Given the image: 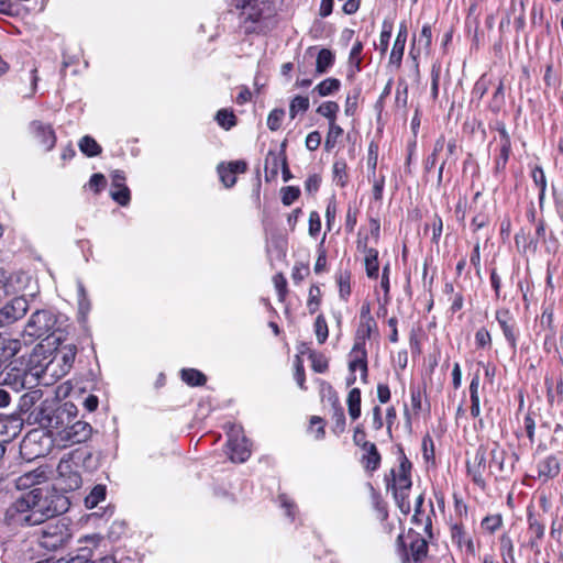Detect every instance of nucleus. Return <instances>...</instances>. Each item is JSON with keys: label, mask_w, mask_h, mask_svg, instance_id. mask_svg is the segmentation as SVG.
I'll return each instance as SVG.
<instances>
[{"label": "nucleus", "mask_w": 563, "mask_h": 563, "mask_svg": "<svg viewBox=\"0 0 563 563\" xmlns=\"http://www.w3.org/2000/svg\"><path fill=\"white\" fill-rule=\"evenodd\" d=\"M68 497L56 487H35L22 494L5 510L4 521L9 526L30 527L68 510Z\"/></svg>", "instance_id": "1"}, {"label": "nucleus", "mask_w": 563, "mask_h": 563, "mask_svg": "<svg viewBox=\"0 0 563 563\" xmlns=\"http://www.w3.org/2000/svg\"><path fill=\"white\" fill-rule=\"evenodd\" d=\"M77 417V408L71 402H64L56 406L53 402L44 401L27 416L21 418L22 422L29 424H38L46 429L55 441L59 438V432L64 430Z\"/></svg>", "instance_id": "2"}, {"label": "nucleus", "mask_w": 563, "mask_h": 563, "mask_svg": "<svg viewBox=\"0 0 563 563\" xmlns=\"http://www.w3.org/2000/svg\"><path fill=\"white\" fill-rule=\"evenodd\" d=\"M235 8L240 29L250 35L260 33L263 20L273 14V0H236Z\"/></svg>", "instance_id": "3"}, {"label": "nucleus", "mask_w": 563, "mask_h": 563, "mask_svg": "<svg viewBox=\"0 0 563 563\" xmlns=\"http://www.w3.org/2000/svg\"><path fill=\"white\" fill-rule=\"evenodd\" d=\"M35 534L42 549L57 551L68 545L73 539V529L71 525L65 518H62L44 525Z\"/></svg>", "instance_id": "4"}, {"label": "nucleus", "mask_w": 563, "mask_h": 563, "mask_svg": "<svg viewBox=\"0 0 563 563\" xmlns=\"http://www.w3.org/2000/svg\"><path fill=\"white\" fill-rule=\"evenodd\" d=\"M75 459L79 460L77 452H71L63 456L57 465V485L59 492H74L80 488L82 484L81 475L78 471V465Z\"/></svg>", "instance_id": "5"}, {"label": "nucleus", "mask_w": 563, "mask_h": 563, "mask_svg": "<svg viewBox=\"0 0 563 563\" xmlns=\"http://www.w3.org/2000/svg\"><path fill=\"white\" fill-rule=\"evenodd\" d=\"M57 318L51 310L33 312L24 328V335L32 339H48L55 333Z\"/></svg>", "instance_id": "6"}, {"label": "nucleus", "mask_w": 563, "mask_h": 563, "mask_svg": "<svg viewBox=\"0 0 563 563\" xmlns=\"http://www.w3.org/2000/svg\"><path fill=\"white\" fill-rule=\"evenodd\" d=\"M489 449L487 443H482L475 451L472 461L466 462V470L473 483L479 488L486 487L485 473L489 472L488 466Z\"/></svg>", "instance_id": "7"}, {"label": "nucleus", "mask_w": 563, "mask_h": 563, "mask_svg": "<svg viewBox=\"0 0 563 563\" xmlns=\"http://www.w3.org/2000/svg\"><path fill=\"white\" fill-rule=\"evenodd\" d=\"M228 437L227 446L230 460L239 463L245 462L251 455V449L249 440L244 434H242V429L240 427L232 426Z\"/></svg>", "instance_id": "8"}, {"label": "nucleus", "mask_w": 563, "mask_h": 563, "mask_svg": "<svg viewBox=\"0 0 563 563\" xmlns=\"http://www.w3.org/2000/svg\"><path fill=\"white\" fill-rule=\"evenodd\" d=\"M408 538L410 539L409 552L406 551V544L402 542V536L398 537V542L404 548L401 563H423L429 552L427 540L423 539L419 533L412 531H409Z\"/></svg>", "instance_id": "9"}, {"label": "nucleus", "mask_w": 563, "mask_h": 563, "mask_svg": "<svg viewBox=\"0 0 563 563\" xmlns=\"http://www.w3.org/2000/svg\"><path fill=\"white\" fill-rule=\"evenodd\" d=\"M92 433V427L81 420H73L64 430L59 432L57 442L64 446L86 442Z\"/></svg>", "instance_id": "10"}, {"label": "nucleus", "mask_w": 563, "mask_h": 563, "mask_svg": "<svg viewBox=\"0 0 563 563\" xmlns=\"http://www.w3.org/2000/svg\"><path fill=\"white\" fill-rule=\"evenodd\" d=\"M411 462L406 457L404 452L401 451V456L399 459L398 470H390V475L385 476L387 488L389 489H410L411 482Z\"/></svg>", "instance_id": "11"}, {"label": "nucleus", "mask_w": 563, "mask_h": 563, "mask_svg": "<svg viewBox=\"0 0 563 563\" xmlns=\"http://www.w3.org/2000/svg\"><path fill=\"white\" fill-rule=\"evenodd\" d=\"M33 375L25 368L4 366L2 376L0 377V386L10 388L15 394L32 384Z\"/></svg>", "instance_id": "12"}, {"label": "nucleus", "mask_w": 563, "mask_h": 563, "mask_svg": "<svg viewBox=\"0 0 563 563\" xmlns=\"http://www.w3.org/2000/svg\"><path fill=\"white\" fill-rule=\"evenodd\" d=\"M29 310V301L24 296L12 298L0 308V324L9 325L25 316Z\"/></svg>", "instance_id": "13"}, {"label": "nucleus", "mask_w": 563, "mask_h": 563, "mask_svg": "<svg viewBox=\"0 0 563 563\" xmlns=\"http://www.w3.org/2000/svg\"><path fill=\"white\" fill-rule=\"evenodd\" d=\"M495 318L503 331L507 343L511 350L516 351L519 329L512 313L507 308H500L496 310Z\"/></svg>", "instance_id": "14"}, {"label": "nucleus", "mask_w": 563, "mask_h": 563, "mask_svg": "<svg viewBox=\"0 0 563 563\" xmlns=\"http://www.w3.org/2000/svg\"><path fill=\"white\" fill-rule=\"evenodd\" d=\"M286 141H284L279 148H271L265 157V179L266 181H273L276 179L279 167L286 163Z\"/></svg>", "instance_id": "15"}, {"label": "nucleus", "mask_w": 563, "mask_h": 563, "mask_svg": "<svg viewBox=\"0 0 563 563\" xmlns=\"http://www.w3.org/2000/svg\"><path fill=\"white\" fill-rule=\"evenodd\" d=\"M30 131L45 151L48 152L54 148L56 144V134L52 125L34 120L30 123Z\"/></svg>", "instance_id": "16"}, {"label": "nucleus", "mask_w": 563, "mask_h": 563, "mask_svg": "<svg viewBox=\"0 0 563 563\" xmlns=\"http://www.w3.org/2000/svg\"><path fill=\"white\" fill-rule=\"evenodd\" d=\"M357 250L364 253L366 276L369 279H377L379 275L378 251L374 247H368L366 240L357 242Z\"/></svg>", "instance_id": "17"}, {"label": "nucleus", "mask_w": 563, "mask_h": 563, "mask_svg": "<svg viewBox=\"0 0 563 563\" xmlns=\"http://www.w3.org/2000/svg\"><path fill=\"white\" fill-rule=\"evenodd\" d=\"M408 37L407 23L404 21L399 24V30L393 45L389 56V64L400 67L404 57L405 46Z\"/></svg>", "instance_id": "18"}, {"label": "nucleus", "mask_w": 563, "mask_h": 563, "mask_svg": "<svg viewBox=\"0 0 563 563\" xmlns=\"http://www.w3.org/2000/svg\"><path fill=\"white\" fill-rule=\"evenodd\" d=\"M489 449V474L498 475L505 472L506 451L498 442H487Z\"/></svg>", "instance_id": "19"}, {"label": "nucleus", "mask_w": 563, "mask_h": 563, "mask_svg": "<svg viewBox=\"0 0 563 563\" xmlns=\"http://www.w3.org/2000/svg\"><path fill=\"white\" fill-rule=\"evenodd\" d=\"M527 522H528L529 532L534 536V540L531 539V544L533 545L534 541H540L544 537V533H545L544 519L540 514H537L532 507H528Z\"/></svg>", "instance_id": "20"}, {"label": "nucleus", "mask_w": 563, "mask_h": 563, "mask_svg": "<svg viewBox=\"0 0 563 563\" xmlns=\"http://www.w3.org/2000/svg\"><path fill=\"white\" fill-rule=\"evenodd\" d=\"M332 406V416L331 419L333 421L332 431L336 435L342 434L345 431V413L340 405L339 398L336 395H333L329 398Z\"/></svg>", "instance_id": "21"}, {"label": "nucleus", "mask_w": 563, "mask_h": 563, "mask_svg": "<svg viewBox=\"0 0 563 563\" xmlns=\"http://www.w3.org/2000/svg\"><path fill=\"white\" fill-rule=\"evenodd\" d=\"M538 476L544 481L554 478L560 473V463L555 455H549L538 463Z\"/></svg>", "instance_id": "22"}, {"label": "nucleus", "mask_w": 563, "mask_h": 563, "mask_svg": "<svg viewBox=\"0 0 563 563\" xmlns=\"http://www.w3.org/2000/svg\"><path fill=\"white\" fill-rule=\"evenodd\" d=\"M41 397L42 390L40 389L29 390L20 396L18 404L19 412L25 416L24 418H27V416L34 410V406Z\"/></svg>", "instance_id": "23"}, {"label": "nucleus", "mask_w": 563, "mask_h": 563, "mask_svg": "<svg viewBox=\"0 0 563 563\" xmlns=\"http://www.w3.org/2000/svg\"><path fill=\"white\" fill-rule=\"evenodd\" d=\"M77 354V347L73 344L65 345L59 349L54 357L55 361H60V369L65 374L73 367Z\"/></svg>", "instance_id": "24"}, {"label": "nucleus", "mask_w": 563, "mask_h": 563, "mask_svg": "<svg viewBox=\"0 0 563 563\" xmlns=\"http://www.w3.org/2000/svg\"><path fill=\"white\" fill-rule=\"evenodd\" d=\"M335 55L328 48H321L317 55L316 60V75L320 76L327 74L334 65Z\"/></svg>", "instance_id": "25"}, {"label": "nucleus", "mask_w": 563, "mask_h": 563, "mask_svg": "<svg viewBox=\"0 0 563 563\" xmlns=\"http://www.w3.org/2000/svg\"><path fill=\"white\" fill-rule=\"evenodd\" d=\"M46 479V472L42 468L27 472L21 475L16 481L18 488H30Z\"/></svg>", "instance_id": "26"}, {"label": "nucleus", "mask_w": 563, "mask_h": 563, "mask_svg": "<svg viewBox=\"0 0 563 563\" xmlns=\"http://www.w3.org/2000/svg\"><path fill=\"white\" fill-rule=\"evenodd\" d=\"M349 369L355 373L356 369H361L363 364H367V351L366 347L361 344H354L350 353Z\"/></svg>", "instance_id": "27"}, {"label": "nucleus", "mask_w": 563, "mask_h": 563, "mask_svg": "<svg viewBox=\"0 0 563 563\" xmlns=\"http://www.w3.org/2000/svg\"><path fill=\"white\" fill-rule=\"evenodd\" d=\"M451 538H452V541L455 544H457L460 548H462L464 545L468 553H472V554L474 553V543H473L472 539L466 538V533H465L462 525L454 523L451 527Z\"/></svg>", "instance_id": "28"}, {"label": "nucleus", "mask_w": 563, "mask_h": 563, "mask_svg": "<svg viewBox=\"0 0 563 563\" xmlns=\"http://www.w3.org/2000/svg\"><path fill=\"white\" fill-rule=\"evenodd\" d=\"M365 454L362 457V463L367 471L374 472L376 471L382 461V456L375 444L367 445V449L364 450Z\"/></svg>", "instance_id": "29"}, {"label": "nucleus", "mask_w": 563, "mask_h": 563, "mask_svg": "<svg viewBox=\"0 0 563 563\" xmlns=\"http://www.w3.org/2000/svg\"><path fill=\"white\" fill-rule=\"evenodd\" d=\"M499 549L504 563H516L514 542L509 533L505 532L499 537Z\"/></svg>", "instance_id": "30"}, {"label": "nucleus", "mask_w": 563, "mask_h": 563, "mask_svg": "<svg viewBox=\"0 0 563 563\" xmlns=\"http://www.w3.org/2000/svg\"><path fill=\"white\" fill-rule=\"evenodd\" d=\"M347 165L343 158L335 159L332 166V178L333 181L344 188L349 181Z\"/></svg>", "instance_id": "31"}, {"label": "nucleus", "mask_w": 563, "mask_h": 563, "mask_svg": "<svg viewBox=\"0 0 563 563\" xmlns=\"http://www.w3.org/2000/svg\"><path fill=\"white\" fill-rule=\"evenodd\" d=\"M341 88V81L336 78H325L321 82H319L312 90V92H317L319 97H327L334 95Z\"/></svg>", "instance_id": "32"}, {"label": "nucleus", "mask_w": 563, "mask_h": 563, "mask_svg": "<svg viewBox=\"0 0 563 563\" xmlns=\"http://www.w3.org/2000/svg\"><path fill=\"white\" fill-rule=\"evenodd\" d=\"M510 154L511 145H499L498 152L494 158V173L496 175H500L505 172Z\"/></svg>", "instance_id": "33"}, {"label": "nucleus", "mask_w": 563, "mask_h": 563, "mask_svg": "<svg viewBox=\"0 0 563 563\" xmlns=\"http://www.w3.org/2000/svg\"><path fill=\"white\" fill-rule=\"evenodd\" d=\"M181 379L189 386H203L207 382L206 375L196 368L181 369Z\"/></svg>", "instance_id": "34"}, {"label": "nucleus", "mask_w": 563, "mask_h": 563, "mask_svg": "<svg viewBox=\"0 0 563 563\" xmlns=\"http://www.w3.org/2000/svg\"><path fill=\"white\" fill-rule=\"evenodd\" d=\"M346 402L350 417L356 420L361 416V390L352 388L347 395Z\"/></svg>", "instance_id": "35"}, {"label": "nucleus", "mask_w": 563, "mask_h": 563, "mask_svg": "<svg viewBox=\"0 0 563 563\" xmlns=\"http://www.w3.org/2000/svg\"><path fill=\"white\" fill-rule=\"evenodd\" d=\"M78 146L81 153L88 157L98 156L102 151L101 146L97 143V141L89 135L82 136L79 140Z\"/></svg>", "instance_id": "36"}, {"label": "nucleus", "mask_w": 563, "mask_h": 563, "mask_svg": "<svg viewBox=\"0 0 563 563\" xmlns=\"http://www.w3.org/2000/svg\"><path fill=\"white\" fill-rule=\"evenodd\" d=\"M107 487L104 485H96L85 498V506L88 509H92L99 505V503L106 499Z\"/></svg>", "instance_id": "37"}, {"label": "nucleus", "mask_w": 563, "mask_h": 563, "mask_svg": "<svg viewBox=\"0 0 563 563\" xmlns=\"http://www.w3.org/2000/svg\"><path fill=\"white\" fill-rule=\"evenodd\" d=\"M376 327V322L374 319H368L367 321H361L360 325L356 330V339L354 344H361L365 347V341L369 339L373 329Z\"/></svg>", "instance_id": "38"}, {"label": "nucleus", "mask_w": 563, "mask_h": 563, "mask_svg": "<svg viewBox=\"0 0 563 563\" xmlns=\"http://www.w3.org/2000/svg\"><path fill=\"white\" fill-rule=\"evenodd\" d=\"M444 146H445V137L443 135H441L434 142L432 153L424 161L423 167L427 173L430 172L435 166L437 161H438V155L444 150Z\"/></svg>", "instance_id": "39"}, {"label": "nucleus", "mask_w": 563, "mask_h": 563, "mask_svg": "<svg viewBox=\"0 0 563 563\" xmlns=\"http://www.w3.org/2000/svg\"><path fill=\"white\" fill-rule=\"evenodd\" d=\"M216 121L227 131L236 125V117L234 112L228 109H220L216 114Z\"/></svg>", "instance_id": "40"}, {"label": "nucleus", "mask_w": 563, "mask_h": 563, "mask_svg": "<svg viewBox=\"0 0 563 563\" xmlns=\"http://www.w3.org/2000/svg\"><path fill=\"white\" fill-rule=\"evenodd\" d=\"M505 104V86L504 81L499 80V84L492 97L489 102V110L494 113H498Z\"/></svg>", "instance_id": "41"}, {"label": "nucleus", "mask_w": 563, "mask_h": 563, "mask_svg": "<svg viewBox=\"0 0 563 563\" xmlns=\"http://www.w3.org/2000/svg\"><path fill=\"white\" fill-rule=\"evenodd\" d=\"M362 51H363L362 42L356 41L353 44L350 55H349V64L351 67L350 76H352L354 73L361 70V57L360 56H361Z\"/></svg>", "instance_id": "42"}, {"label": "nucleus", "mask_w": 563, "mask_h": 563, "mask_svg": "<svg viewBox=\"0 0 563 563\" xmlns=\"http://www.w3.org/2000/svg\"><path fill=\"white\" fill-rule=\"evenodd\" d=\"M343 134V129L335 122H330L324 142L325 151L330 152L336 145L338 139Z\"/></svg>", "instance_id": "43"}, {"label": "nucleus", "mask_w": 563, "mask_h": 563, "mask_svg": "<svg viewBox=\"0 0 563 563\" xmlns=\"http://www.w3.org/2000/svg\"><path fill=\"white\" fill-rule=\"evenodd\" d=\"M309 109V98L305 96H296L289 104V115L295 119L299 112H306Z\"/></svg>", "instance_id": "44"}, {"label": "nucleus", "mask_w": 563, "mask_h": 563, "mask_svg": "<svg viewBox=\"0 0 563 563\" xmlns=\"http://www.w3.org/2000/svg\"><path fill=\"white\" fill-rule=\"evenodd\" d=\"M339 104L334 101H324L322 102L318 109L317 113L320 115L327 118L330 122H335L336 120V113L339 112Z\"/></svg>", "instance_id": "45"}, {"label": "nucleus", "mask_w": 563, "mask_h": 563, "mask_svg": "<svg viewBox=\"0 0 563 563\" xmlns=\"http://www.w3.org/2000/svg\"><path fill=\"white\" fill-rule=\"evenodd\" d=\"M321 303V290L318 285H311L309 288V296L307 300V308L309 313L313 314L318 311Z\"/></svg>", "instance_id": "46"}, {"label": "nucleus", "mask_w": 563, "mask_h": 563, "mask_svg": "<svg viewBox=\"0 0 563 563\" xmlns=\"http://www.w3.org/2000/svg\"><path fill=\"white\" fill-rule=\"evenodd\" d=\"M336 282L340 297L346 300L351 294V273L349 271L340 272Z\"/></svg>", "instance_id": "47"}, {"label": "nucleus", "mask_w": 563, "mask_h": 563, "mask_svg": "<svg viewBox=\"0 0 563 563\" xmlns=\"http://www.w3.org/2000/svg\"><path fill=\"white\" fill-rule=\"evenodd\" d=\"M313 327L318 343L323 344L329 336L328 323L323 314L316 318Z\"/></svg>", "instance_id": "48"}, {"label": "nucleus", "mask_w": 563, "mask_h": 563, "mask_svg": "<svg viewBox=\"0 0 563 563\" xmlns=\"http://www.w3.org/2000/svg\"><path fill=\"white\" fill-rule=\"evenodd\" d=\"M393 490V495H394V498H395V501L397 504V506L399 507V509L401 510V512H404L405 515L409 514L410 512V503L408 500V497H409V489H391Z\"/></svg>", "instance_id": "49"}, {"label": "nucleus", "mask_w": 563, "mask_h": 563, "mask_svg": "<svg viewBox=\"0 0 563 563\" xmlns=\"http://www.w3.org/2000/svg\"><path fill=\"white\" fill-rule=\"evenodd\" d=\"M481 525L487 532L494 533L503 526V516L500 514L488 515Z\"/></svg>", "instance_id": "50"}, {"label": "nucleus", "mask_w": 563, "mask_h": 563, "mask_svg": "<svg viewBox=\"0 0 563 563\" xmlns=\"http://www.w3.org/2000/svg\"><path fill=\"white\" fill-rule=\"evenodd\" d=\"M217 170L222 184L227 188L233 187L235 185L236 176L232 173V170H230L228 165H225L224 163H220L218 165Z\"/></svg>", "instance_id": "51"}, {"label": "nucleus", "mask_w": 563, "mask_h": 563, "mask_svg": "<svg viewBox=\"0 0 563 563\" xmlns=\"http://www.w3.org/2000/svg\"><path fill=\"white\" fill-rule=\"evenodd\" d=\"M432 45V30L429 24H424L418 37L419 51L423 49L429 52Z\"/></svg>", "instance_id": "52"}, {"label": "nucleus", "mask_w": 563, "mask_h": 563, "mask_svg": "<svg viewBox=\"0 0 563 563\" xmlns=\"http://www.w3.org/2000/svg\"><path fill=\"white\" fill-rule=\"evenodd\" d=\"M285 117V110L276 108L272 110L267 117V126L271 131H277L282 126Z\"/></svg>", "instance_id": "53"}, {"label": "nucleus", "mask_w": 563, "mask_h": 563, "mask_svg": "<svg viewBox=\"0 0 563 563\" xmlns=\"http://www.w3.org/2000/svg\"><path fill=\"white\" fill-rule=\"evenodd\" d=\"M294 366H295V374H294L295 380L300 389L306 390L307 386H306L305 367H303V362L299 355H296Z\"/></svg>", "instance_id": "54"}, {"label": "nucleus", "mask_w": 563, "mask_h": 563, "mask_svg": "<svg viewBox=\"0 0 563 563\" xmlns=\"http://www.w3.org/2000/svg\"><path fill=\"white\" fill-rule=\"evenodd\" d=\"M309 358L311 360V367L316 373H324L328 369V360L323 354L310 352Z\"/></svg>", "instance_id": "55"}, {"label": "nucleus", "mask_w": 563, "mask_h": 563, "mask_svg": "<svg viewBox=\"0 0 563 563\" xmlns=\"http://www.w3.org/2000/svg\"><path fill=\"white\" fill-rule=\"evenodd\" d=\"M110 196L115 202L123 207L128 206L131 200V192L128 186L112 189Z\"/></svg>", "instance_id": "56"}, {"label": "nucleus", "mask_w": 563, "mask_h": 563, "mask_svg": "<svg viewBox=\"0 0 563 563\" xmlns=\"http://www.w3.org/2000/svg\"><path fill=\"white\" fill-rule=\"evenodd\" d=\"M378 162V144L371 142L367 152V167L371 170L373 177L376 175V167Z\"/></svg>", "instance_id": "57"}, {"label": "nucleus", "mask_w": 563, "mask_h": 563, "mask_svg": "<svg viewBox=\"0 0 563 563\" xmlns=\"http://www.w3.org/2000/svg\"><path fill=\"white\" fill-rule=\"evenodd\" d=\"M393 23L385 20L382 24V32L379 36V46L383 53L388 48L389 40L391 37Z\"/></svg>", "instance_id": "58"}, {"label": "nucleus", "mask_w": 563, "mask_h": 563, "mask_svg": "<svg viewBox=\"0 0 563 563\" xmlns=\"http://www.w3.org/2000/svg\"><path fill=\"white\" fill-rule=\"evenodd\" d=\"M475 344L478 349H489L492 346V335L485 327H482L476 331Z\"/></svg>", "instance_id": "59"}, {"label": "nucleus", "mask_w": 563, "mask_h": 563, "mask_svg": "<svg viewBox=\"0 0 563 563\" xmlns=\"http://www.w3.org/2000/svg\"><path fill=\"white\" fill-rule=\"evenodd\" d=\"M92 556V552L90 549L88 548H81L79 550V554H77L76 556H73L70 558L69 560H64V559H60L54 563H84V562H92V560H90ZM93 562H98V560H93Z\"/></svg>", "instance_id": "60"}, {"label": "nucleus", "mask_w": 563, "mask_h": 563, "mask_svg": "<svg viewBox=\"0 0 563 563\" xmlns=\"http://www.w3.org/2000/svg\"><path fill=\"white\" fill-rule=\"evenodd\" d=\"M444 148L445 157L442 161H446V165L450 167L451 165H454L457 161V145L456 141L454 139L449 140L445 142Z\"/></svg>", "instance_id": "61"}, {"label": "nucleus", "mask_w": 563, "mask_h": 563, "mask_svg": "<svg viewBox=\"0 0 563 563\" xmlns=\"http://www.w3.org/2000/svg\"><path fill=\"white\" fill-rule=\"evenodd\" d=\"M300 196V189L295 186H287L282 189V202L285 206H290Z\"/></svg>", "instance_id": "62"}, {"label": "nucleus", "mask_w": 563, "mask_h": 563, "mask_svg": "<svg viewBox=\"0 0 563 563\" xmlns=\"http://www.w3.org/2000/svg\"><path fill=\"white\" fill-rule=\"evenodd\" d=\"M310 273L308 264L296 263L292 267L291 278L295 284L301 283Z\"/></svg>", "instance_id": "63"}, {"label": "nucleus", "mask_w": 563, "mask_h": 563, "mask_svg": "<svg viewBox=\"0 0 563 563\" xmlns=\"http://www.w3.org/2000/svg\"><path fill=\"white\" fill-rule=\"evenodd\" d=\"M361 93V89H354L352 93L346 96L345 100V114L354 115L357 109V100Z\"/></svg>", "instance_id": "64"}]
</instances>
